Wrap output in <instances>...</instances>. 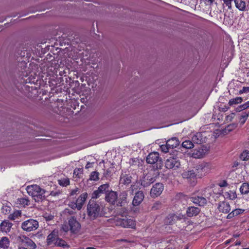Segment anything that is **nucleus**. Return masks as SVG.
Listing matches in <instances>:
<instances>
[{"mask_svg": "<svg viewBox=\"0 0 249 249\" xmlns=\"http://www.w3.org/2000/svg\"><path fill=\"white\" fill-rule=\"evenodd\" d=\"M183 177L184 178H192L197 177L196 171L194 170H188L183 173Z\"/></svg>", "mask_w": 249, "mask_h": 249, "instance_id": "obj_25", "label": "nucleus"}, {"mask_svg": "<svg viewBox=\"0 0 249 249\" xmlns=\"http://www.w3.org/2000/svg\"><path fill=\"white\" fill-rule=\"evenodd\" d=\"M218 209L220 212L227 213L231 210L229 203L226 201H220L218 203Z\"/></svg>", "mask_w": 249, "mask_h": 249, "instance_id": "obj_17", "label": "nucleus"}, {"mask_svg": "<svg viewBox=\"0 0 249 249\" xmlns=\"http://www.w3.org/2000/svg\"><path fill=\"white\" fill-rule=\"evenodd\" d=\"M249 115V111L243 112L241 113L240 118L239 119L240 123L241 124H243L246 121Z\"/></svg>", "mask_w": 249, "mask_h": 249, "instance_id": "obj_34", "label": "nucleus"}, {"mask_svg": "<svg viewBox=\"0 0 249 249\" xmlns=\"http://www.w3.org/2000/svg\"><path fill=\"white\" fill-rule=\"evenodd\" d=\"M229 194H232L231 196H230V198L231 199L233 200V199L235 198L236 197V195L235 192H233L231 191L230 193H229Z\"/></svg>", "mask_w": 249, "mask_h": 249, "instance_id": "obj_53", "label": "nucleus"}, {"mask_svg": "<svg viewBox=\"0 0 249 249\" xmlns=\"http://www.w3.org/2000/svg\"><path fill=\"white\" fill-rule=\"evenodd\" d=\"M21 213L20 211L16 210L14 211L12 213L10 214L8 216V219L11 220H14L20 217Z\"/></svg>", "mask_w": 249, "mask_h": 249, "instance_id": "obj_31", "label": "nucleus"}, {"mask_svg": "<svg viewBox=\"0 0 249 249\" xmlns=\"http://www.w3.org/2000/svg\"><path fill=\"white\" fill-rule=\"evenodd\" d=\"M118 198V194L116 192L113 191L107 192L106 194V200L112 205L116 204Z\"/></svg>", "mask_w": 249, "mask_h": 249, "instance_id": "obj_13", "label": "nucleus"}, {"mask_svg": "<svg viewBox=\"0 0 249 249\" xmlns=\"http://www.w3.org/2000/svg\"><path fill=\"white\" fill-rule=\"evenodd\" d=\"M234 216H236L234 213L232 211L231 213H229L228 215L227 216V218L228 219H230L234 217Z\"/></svg>", "mask_w": 249, "mask_h": 249, "instance_id": "obj_54", "label": "nucleus"}, {"mask_svg": "<svg viewBox=\"0 0 249 249\" xmlns=\"http://www.w3.org/2000/svg\"><path fill=\"white\" fill-rule=\"evenodd\" d=\"M219 185L221 187H227L228 185V184L226 180H223L221 182L219 183Z\"/></svg>", "mask_w": 249, "mask_h": 249, "instance_id": "obj_51", "label": "nucleus"}, {"mask_svg": "<svg viewBox=\"0 0 249 249\" xmlns=\"http://www.w3.org/2000/svg\"><path fill=\"white\" fill-rule=\"evenodd\" d=\"M87 214L90 219L94 220L102 215V208L99 203L90 199L87 207Z\"/></svg>", "mask_w": 249, "mask_h": 249, "instance_id": "obj_1", "label": "nucleus"}, {"mask_svg": "<svg viewBox=\"0 0 249 249\" xmlns=\"http://www.w3.org/2000/svg\"><path fill=\"white\" fill-rule=\"evenodd\" d=\"M121 241H124V242H127V241L126 240H125V239H121Z\"/></svg>", "mask_w": 249, "mask_h": 249, "instance_id": "obj_62", "label": "nucleus"}, {"mask_svg": "<svg viewBox=\"0 0 249 249\" xmlns=\"http://www.w3.org/2000/svg\"><path fill=\"white\" fill-rule=\"evenodd\" d=\"M235 245H240V242L236 243L235 244Z\"/></svg>", "mask_w": 249, "mask_h": 249, "instance_id": "obj_63", "label": "nucleus"}, {"mask_svg": "<svg viewBox=\"0 0 249 249\" xmlns=\"http://www.w3.org/2000/svg\"><path fill=\"white\" fill-rule=\"evenodd\" d=\"M128 193L126 191L121 192L119 196H118L116 205L118 207H123L127 202Z\"/></svg>", "mask_w": 249, "mask_h": 249, "instance_id": "obj_11", "label": "nucleus"}, {"mask_svg": "<svg viewBox=\"0 0 249 249\" xmlns=\"http://www.w3.org/2000/svg\"><path fill=\"white\" fill-rule=\"evenodd\" d=\"M61 229L65 232H68L69 231H70L69 225H68L66 224L62 225Z\"/></svg>", "mask_w": 249, "mask_h": 249, "instance_id": "obj_47", "label": "nucleus"}, {"mask_svg": "<svg viewBox=\"0 0 249 249\" xmlns=\"http://www.w3.org/2000/svg\"><path fill=\"white\" fill-rule=\"evenodd\" d=\"M232 0H223L224 3L225 5L228 7L229 9H231V2Z\"/></svg>", "mask_w": 249, "mask_h": 249, "instance_id": "obj_49", "label": "nucleus"}, {"mask_svg": "<svg viewBox=\"0 0 249 249\" xmlns=\"http://www.w3.org/2000/svg\"><path fill=\"white\" fill-rule=\"evenodd\" d=\"M234 213L236 215H238V214L242 213L244 210L240 209H237L233 211Z\"/></svg>", "mask_w": 249, "mask_h": 249, "instance_id": "obj_50", "label": "nucleus"}, {"mask_svg": "<svg viewBox=\"0 0 249 249\" xmlns=\"http://www.w3.org/2000/svg\"><path fill=\"white\" fill-rule=\"evenodd\" d=\"M88 195L87 193H85L81 194L78 198L77 199L76 202L77 204H78V210H80L83 204H84L87 198Z\"/></svg>", "mask_w": 249, "mask_h": 249, "instance_id": "obj_22", "label": "nucleus"}, {"mask_svg": "<svg viewBox=\"0 0 249 249\" xmlns=\"http://www.w3.org/2000/svg\"><path fill=\"white\" fill-rule=\"evenodd\" d=\"M213 166L209 162H202L196 165L195 169L196 171L198 178H201L208 174L212 169Z\"/></svg>", "mask_w": 249, "mask_h": 249, "instance_id": "obj_3", "label": "nucleus"}, {"mask_svg": "<svg viewBox=\"0 0 249 249\" xmlns=\"http://www.w3.org/2000/svg\"><path fill=\"white\" fill-rule=\"evenodd\" d=\"M58 183L62 186H67L70 184V180L68 178H62L58 180Z\"/></svg>", "mask_w": 249, "mask_h": 249, "instance_id": "obj_38", "label": "nucleus"}, {"mask_svg": "<svg viewBox=\"0 0 249 249\" xmlns=\"http://www.w3.org/2000/svg\"><path fill=\"white\" fill-rule=\"evenodd\" d=\"M190 199L191 201L199 206L205 205L207 202L206 198L203 196H193L190 197Z\"/></svg>", "mask_w": 249, "mask_h": 249, "instance_id": "obj_15", "label": "nucleus"}, {"mask_svg": "<svg viewBox=\"0 0 249 249\" xmlns=\"http://www.w3.org/2000/svg\"><path fill=\"white\" fill-rule=\"evenodd\" d=\"M160 149L163 152L167 153L169 152L170 148L168 147V144L166 143V144L161 145L160 146Z\"/></svg>", "mask_w": 249, "mask_h": 249, "instance_id": "obj_44", "label": "nucleus"}, {"mask_svg": "<svg viewBox=\"0 0 249 249\" xmlns=\"http://www.w3.org/2000/svg\"><path fill=\"white\" fill-rule=\"evenodd\" d=\"M131 180L132 177L131 176L123 173L120 177L119 181L120 184L128 185L131 182Z\"/></svg>", "mask_w": 249, "mask_h": 249, "instance_id": "obj_21", "label": "nucleus"}, {"mask_svg": "<svg viewBox=\"0 0 249 249\" xmlns=\"http://www.w3.org/2000/svg\"><path fill=\"white\" fill-rule=\"evenodd\" d=\"M58 238L56 237V235L55 233L52 232L47 236V242L48 245H52L53 243L56 241Z\"/></svg>", "mask_w": 249, "mask_h": 249, "instance_id": "obj_28", "label": "nucleus"}, {"mask_svg": "<svg viewBox=\"0 0 249 249\" xmlns=\"http://www.w3.org/2000/svg\"><path fill=\"white\" fill-rule=\"evenodd\" d=\"M9 245V239L7 237H3L0 240V247L1 248L6 249Z\"/></svg>", "mask_w": 249, "mask_h": 249, "instance_id": "obj_29", "label": "nucleus"}, {"mask_svg": "<svg viewBox=\"0 0 249 249\" xmlns=\"http://www.w3.org/2000/svg\"><path fill=\"white\" fill-rule=\"evenodd\" d=\"M205 154L204 150L201 147L194 149L191 154V156L195 159H200L203 157Z\"/></svg>", "mask_w": 249, "mask_h": 249, "instance_id": "obj_19", "label": "nucleus"}, {"mask_svg": "<svg viewBox=\"0 0 249 249\" xmlns=\"http://www.w3.org/2000/svg\"><path fill=\"white\" fill-rule=\"evenodd\" d=\"M241 160L243 161H248L249 160V151L244 150L241 154L240 157Z\"/></svg>", "mask_w": 249, "mask_h": 249, "instance_id": "obj_37", "label": "nucleus"}, {"mask_svg": "<svg viewBox=\"0 0 249 249\" xmlns=\"http://www.w3.org/2000/svg\"><path fill=\"white\" fill-rule=\"evenodd\" d=\"M168 147L170 149H173L174 148L177 147L179 145V142L178 140L175 137L172 138L168 140L167 142Z\"/></svg>", "mask_w": 249, "mask_h": 249, "instance_id": "obj_23", "label": "nucleus"}, {"mask_svg": "<svg viewBox=\"0 0 249 249\" xmlns=\"http://www.w3.org/2000/svg\"><path fill=\"white\" fill-rule=\"evenodd\" d=\"M99 174L98 172L93 171V172H91V173L90 175L89 179L91 180L97 181L99 179Z\"/></svg>", "mask_w": 249, "mask_h": 249, "instance_id": "obj_40", "label": "nucleus"}, {"mask_svg": "<svg viewBox=\"0 0 249 249\" xmlns=\"http://www.w3.org/2000/svg\"><path fill=\"white\" fill-rule=\"evenodd\" d=\"M235 7L242 12L249 10V1L247 0H233Z\"/></svg>", "mask_w": 249, "mask_h": 249, "instance_id": "obj_9", "label": "nucleus"}, {"mask_svg": "<svg viewBox=\"0 0 249 249\" xmlns=\"http://www.w3.org/2000/svg\"><path fill=\"white\" fill-rule=\"evenodd\" d=\"M59 194H60V193L58 192L52 191L50 193V195H51L52 196H58Z\"/></svg>", "mask_w": 249, "mask_h": 249, "instance_id": "obj_55", "label": "nucleus"}, {"mask_svg": "<svg viewBox=\"0 0 249 249\" xmlns=\"http://www.w3.org/2000/svg\"><path fill=\"white\" fill-rule=\"evenodd\" d=\"M240 192L242 195H247L249 193V184L248 182H244L242 184L240 188Z\"/></svg>", "mask_w": 249, "mask_h": 249, "instance_id": "obj_27", "label": "nucleus"}, {"mask_svg": "<svg viewBox=\"0 0 249 249\" xmlns=\"http://www.w3.org/2000/svg\"><path fill=\"white\" fill-rule=\"evenodd\" d=\"M193 142L200 144L203 142L202 135L201 133H197L192 138Z\"/></svg>", "mask_w": 249, "mask_h": 249, "instance_id": "obj_26", "label": "nucleus"}, {"mask_svg": "<svg viewBox=\"0 0 249 249\" xmlns=\"http://www.w3.org/2000/svg\"><path fill=\"white\" fill-rule=\"evenodd\" d=\"M78 191L77 189H75V190H73L71 191V195H73L75 194H76L77 192Z\"/></svg>", "mask_w": 249, "mask_h": 249, "instance_id": "obj_56", "label": "nucleus"}, {"mask_svg": "<svg viewBox=\"0 0 249 249\" xmlns=\"http://www.w3.org/2000/svg\"><path fill=\"white\" fill-rule=\"evenodd\" d=\"M200 212L199 208L194 206L189 207L186 211V214L188 217H193L197 215Z\"/></svg>", "mask_w": 249, "mask_h": 249, "instance_id": "obj_20", "label": "nucleus"}, {"mask_svg": "<svg viewBox=\"0 0 249 249\" xmlns=\"http://www.w3.org/2000/svg\"><path fill=\"white\" fill-rule=\"evenodd\" d=\"M185 249H188V248H185Z\"/></svg>", "mask_w": 249, "mask_h": 249, "instance_id": "obj_64", "label": "nucleus"}, {"mask_svg": "<svg viewBox=\"0 0 249 249\" xmlns=\"http://www.w3.org/2000/svg\"><path fill=\"white\" fill-rule=\"evenodd\" d=\"M38 228V222L33 219H29L21 224V228L23 231L29 232L35 231Z\"/></svg>", "mask_w": 249, "mask_h": 249, "instance_id": "obj_5", "label": "nucleus"}, {"mask_svg": "<svg viewBox=\"0 0 249 249\" xmlns=\"http://www.w3.org/2000/svg\"><path fill=\"white\" fill-rule=\"evenodd\" d=\"M179 166L180 162L177 158L170 157L165 161V167L168 169H176Z\"/></svg>", "mask_w": 249, "mask_h": 249, "instance_id": "obj_10", "label": "nucleus"}, {"mask_svg": "<svg viewBox=\"0 0 249 249\" xmlns=\"http://www.w3.org/2000/svg\"><path fill=\"white\" fill-rule=\"evenodd\" d=\"M73 174H74V175L77 176L78 173L77 174V173H76V169H75V170H74V172H73Z\"/></svg>", "mask_w": 249, "mask_h": 249, "instance_id": "obj_59", "label": "nucleus"}, {"mask_svg": "<svg viewBox=\"0 0 249 249\" xmlns=\"http://www.w3.org/2000/svg\"><path fill=\"white\" fill-rule=\"evenodd\" d=\"M164 189V185L161 183H156L154 185L150 191V196L153 198L159 196Z\"/></svg>", "mask_w": 249, "mask_h": 249, "instance_id": "obj_8", "label": "nucleus"}, {"mask_svg": "<svg viewBox=\"0 0 249 249\" xmlns=\"http://www.w3.org/2000/svg\"><path fill=\"white\" fill-rule=\"evenodd\" d=\"M144 197V194L142 191H138L135 193L132 201V204L134 206H139L143 201Z\"/></svg>", "mask_w": 249, "mask_h": 249, "instance_id": "obj_14", "label": "nucleus"}, {"mask_svg": "<svg viewBox=\"0 0 249 249\" xmlns=\"http://www.w3.org/2000/svg\"><path fill=\"white\" fill-rule=\"evenodd\" d=\"M194 146L193 142L190 140H186L182 143V147L186 149H191Z\"/></svg>", "mask_w": 249, "mask_h": 249, "instance_id": "obj_32", "label": "nucleus"}, {"mask_svg": "<svg viewBox=\"0 0 249 249\" xmlns=\"http://www.w3.org/2000/svg\"><path fill=\"white\" fill-rule=\"evenodd\" d=\"M212 192V191L210 188H206L203 191L202 194L204 195L205 197H209L211 196Z\"/></svg>", "mask_w": 249, "mask_h": 249, "instance_id": "obj_43", "label": "nucleus"}, {"mask_svg": "<svg viewBox=\"0 0 249 249\" xmlns=\"http://www.w3.org/2000/svg\"><path fill=\"white\" fill-rule=\"evenodd\" d=\"M177 216H178V217L177 218H176V220L180 219L181 218L179 216L177 215Z\"/></svg>", "mask_w": 249, "mask_h": 249, "instance_id": "obj_60", "label": "nucleus"}, {"mask_svg": "<svg viewBox=\"0 0 249 249\" xmlns=\"http://www.w3.org/2000/svg\"><path fill=\"white\" fill-rule=\"evenodd\" d=\"M231 239H229V240H227V241L225 242V244L227 245V244H228L230 243H231Z\"/></svg>", "mask_w": 249, "mask_h": 249, "instance_id": "obj_58", "label": "nucleus"}, {"mask_svg": "<svg viewBox=\"0 0 249 249\" xmlns=\"http://www.w3.org/2000/svg\"><path fill=\"white\" fill-rule=\"evenodd\" d=\"M54 245L55 246L63 247V248H65V247H68L67 244L64 240H63L61 239L58 238L57 239L56 241L54 242Z\"/></svg>", "mask_w": 249, "mask_h": 249, "instance_id": "obj_33", "label": "nucleus"}, {"mask_svg": "<svg viewBox=\"0 0 249 249\" xmlns=\"http://www.w3.org/2000/svg\"><path fill=\"white\" fill-rule=\"evenodd\" d=\"M64 213L65 214H68V215H73L74 214L76 213L74 211V210H71L70 209H68V208H66L64 210Z\"/></svg>", "mask_w": 249, "mask_h": 249, "instance_id": "obj_45", "label": "nucleus"}, {"mask_svg": "<svg viewBox=\"0 0 249 249\" xmlns=\"http://www.w3.org/2000/svg\"><path fill=\"white\" fill-rule=\"evenodd\" d=\"M109 184L106 183L100 185L97 189L95 190L92 194V198H97L101 196L102 195L105 194L108 192Z\"/></svg>", "mask_w": 249, "mask_h": 249, "instance_id": "obj_7", "label": "nucleus"}, {"mask_svg": "<svg viewBox=\"0 0 249 249\" xmlns=\"http://www.w3.org/2000/svg\"><path fill=\"white\" fill-rule=\"evenodd\" d=\"M127 210L125 208H122V210L118 212V214L124 217L127 213Z\"/></svg>", "mask_w": 249, "mask_h": 249, "instance_id": "obj_48", "label": "nucleus"}, {"mask_svg": "<svg viewBox=\"0 0 249 249\" xmlns=\"http://www.w3.org/2000/svg\"><path fill=\"white\" fill-rule=\"evenodd\" d=\"M159 154L158 152H152L148 154L146 158V162L149 164H154L158 161Z\"/></svg>", "mask_w": 249, "mask_h": 249, "instance_id": "obj_18", "label": "nucleus"}, {"mask_svg": "<svg viewBox=\"0 0 249 249\" xmlns=\"http://www.w3.org/2000/svg\"><path fill=\"white\" fill-rule=\"evenodd\" d=\"M155 181L154 178H152L149 176L144 177L141 182V185L144 187H146L150 185L151 183H153Z\"/></svg>", "mask_w": 249, "mask_h": 249, "instance_id": "obj_24", "label": "nucleus"}, {"mask_svg": "<svg viewBox=\"0 0 249 249\" xmlns=\"http://www.w3.org/2000/svg\"><path fill=\"white\" fill-rule=\"evenodd\" d=\"M249 91V87H243L242 89L240 91V93H246Z\"/></svg>", "mask_w": 249, "mask_h": 249, "instance_id": "obj_52", "label": "nucleus"}, {"mask_svg": "<svg viewBox=\"0 0 249 249\" xmlns=\"http://www.w3.org/2000/svg\"><path fill=\"white\" fill-rule=\"evenodd\" d=\"M18 202L20 204L25 207L28 206L30 204V201L27 198L22 197L18 199Z\"/></svg>", "mask_w": 249, "mask_h": 249, "instance_id": "obj_35", "label": "nucleus"}, {"mask_svg": "<svg viewBox=\"0 0 249 249\" xmlns=\"http://www.w3.org/2000/svg\"><path fill=\"white\" fill-rule=\"evenodd\" d=\"M161 208V202H160L159 201H157L153 204V205L151 208V210L153 211H155V210H159V209H160Z\"/></svg>", "mask_w": 249, "mask_h": 249, "instance_id": "obj_42", "label": "nucleus"}, {"mask_svg": "<svg viewBox=\"0 0 249 249\" xmlns=\"http://www.w3.org/2000/svg\"><path fill=\"white\" fill-rule=\"evenodd\" d=\"M69 206L71 208V209L74 210L75 209H78V204L76 202H71L69 204Z\"/></svg>", "mask_w": 249, "mask_h": 249, "instance_id": "obj_46", "label": "nucleus"}, {"mask_svg": "<svg viewBox=\"0 0 249 249\" xmlns=\"http://www.w3.org/2000/svg\"><path fill=\"white\" fill-rule=\"evenodd\" d=\"M242 101V98L240 97H237L235 98L231 99L229 102L230 106H232L233 105L241 103Z\"/></svg>", "mask_w": 249, "mask_h": 249, "instance_id": "obj_36", "label": "nucleus"}, {"mask_svg": "<svg viewBox=\"0 0 249 249\" xmlns=\"http://www.w3.org/2000/svg\"><path fill=\"white\" fill-rule=\"evenodd\" d=\"M177 217L178 216L176 214L169 215L165 219V223L167 225L173 224Z\"/></svg>", "mask_w": 249, "mask_h": 249, "instance_id": "obj_30", "label": "nucleus"}, {"mask_svg": "<svg viewBox=\"0 0 249 249\" xmlns=\"http://www.w3.org/2000/svg\"><path fill=\"white\" fill-rule=\"evenodd\" d=\"M90 165H91V163H90L89 162H88L87 163L85 167H86V169H88V168H89L90 167Z\"/></svg>", "mask_w": 249, "mask_h": 249, "instance_id": "obj_57", "label": "nucleus"}, {"mask_svg": "<svg viewBox=\"0 0 249 249\" xmlns=\"http://www.w3.org/2000/svg\"><path fill=\"white\" fill-rule=\"evenodd\" d=\"M20 242L25 247L30 248L31 249H36V245L35 243L29 237L22 236L19 237Z\"/></svg>", "mask_w": 249, "mask_h": 249, "instance_id": "obj_12", "label": "nucleus"}, {"mask_svg": "<svg viewBox=\"0 0 249 249\" xmlns=\"http://www.w3.org/2000/svg\"><path fill=\"white\" fill-rule=\"evenodd\" d=\"M238 165V162L235 163L234 164V166H235V167H236V166H237Z\"/></svg>", "mask_w": 249, "mask_h": 249, "instance_id": "obj_61", "label": "nucleus"}, {"mask_svg": "<svg viewBox=\"0 0 249 249\" xmlns=\"http://www.w3.org/2000/svg\"><path fill=\"white\" fill-rule=\"evenodd\" d=\"M13 226V224L8 220H5L0 224V231L2 232H9Z\"/></svg>", "mask_w": 249, "mask_h": 249, "instance_id": "obj_16", "label": "nucleus"}, {"mask_svg": "<svg viewBox=\"0 0 249 249\" xmlns=\"http://www.w3.org/2000/svg\"><path fill=\"white\" fill-rule=\"evenodd\" d=\"M26 191L30 196L34 198L36 202L41 201L46 197V191L41 189L38 185L28 186L26 187Z\"/></svg>", "mask_w": 249, "mask_h": 249, "instance_id": "obj_2", "label": "nucleus"}, {"mask_svg": "<svg viewBox=\"0 0 249 249\" xmlns=\"http://www.w3.org/2000/svg\"><path fill=\"white\" fill-rule=\"evenodd\" d=\"M114 223L116 226L126 228H134L136 226L135 221L126 217L124 218L115 217Z\"/></svg>", "mask_w": 249, "mask_h": 249, "instance_id": "obj_4", "label": "nucleus"}, {"mask_svg": "<svg viewBox=\"0 0 249 249\" xmlns=\"http://www.w3.org/2000/svg\"><path fill=\"white\" fill-rule=\"evenodd\" d=\"M68 224L70 228V231L72 233L75 234L78 233L81 229V225L80 223L73 216H71L68 219Z\"/></svg>", "mask_w": 249, "mask_h": 249, "instance_id": "obj_6", "label": "nucleus"}, {"mask_svg": "<svg viewBox=\"0 0 249 249\" xmlns=\"http://www.w3.org/2000/svg\"><path fill=\"white\" fill-rule=\"evenodd\" d=\"M249 107V101L247 102L245 104L239 106L237 109L239 111H241L246 109Z\"/></svg>", "mask_w": 249, "mask_h": 249, "instance_id": "obj_41", "label": "nucleus"}, {"mask_svg": "<svg viewBox=\"0 0 249 249\" xmlns=\"http://www.w3.org/2000/svg\"><path fill=\"white\" fill-rule=\"evenodd\" d=\"M11 207L7 204L4 205L1 208V212L5 214H7L10 213Z\"/></svg>", "mask_w": 249, "mask_h": 249, "instance_id": "obj_39", "label": "nucleus"}]
</instances>
